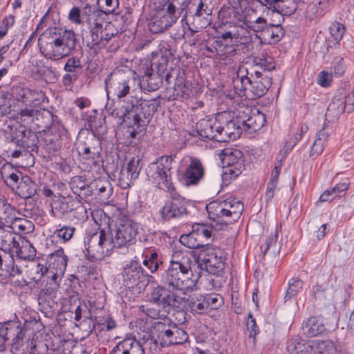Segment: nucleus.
<instances>
[{
	"label": "nucleus",
	"instance_id": "aec40b11",
	"mask_svg": "<svg viewBox=\"0 0 354 354\" xmlns=\"http://www.w3.org/2000/svg\"><path fill=\"white\" fill-rule=\"evenodd\" d=\"M223 115L218 114L216 117L207 116L200 120L196 124V129L201 138L219 142L220 131L222 129L221 121Z\"/></svg>",
	"mask_w": 354,
	"mask_h": 354
},
{
	"label": "nucleus",
	"instance_id": "c756f323",
	"mask_svg": "<svg viewBox=\"0 0 354 354\" xmlns=\"http://www.w3.org/2000/svg\"><path fill=\"white\" fill-rule=\"evenodd\" d=\"M152 66L146 68L140 83L141 88L149 92L158 90L163 83V77L155 73Z\"/></svg>",
	"mask_w": 354,
	"mask_h": 354
},
{
	"label": "nucleus",
	"instance_id": "7ed1b4c3",
	"mask_svg": "<svg viewBox=\"0 0 354 354\" xmlns=\"http://www.w3.org/2000/svg\"><path fill=\"white\" fill-rule=\"evenodd\" d=\"M38 324L36 320H26L24 324L19 320L0 323V351L5 350L6 342L11 339L10 351L13 353L26 351L30 354H43L38 351L41 347H47L42 342L32 339L30 345H24V339L27 331L33 329Z\"/></svg>",
	"mask_w": 354,
	"mask_h": 354
},
{
	"label": "nucleus",
	"instance_id": "3c124183",
	"mask_svg": "<svg viewBox=\"0 0 354 354\" xmlns=\"http://www.w3.org/2000/svg\"><path fill=\"white\" fill-rule=\"evenodd\" d=\"M278 231L276 228L274 232H272L269 237L266 239L264 248L261 246L263 254L265 255L270 250L275 254L279 252V248L277 246Z\"/></svg>",
	"mask_w": 354,
	"mask_h": 354
},
{
	"label": "nucleus",
	"instance_id": "58836bf2",
	"mask_svg": "<svg viewBox=\"0 0 354 354\" xmlns=\"http://www.w3.org/2000/svg\"><path fill=\"white\" fill-rule=\"evenodd\" d=\"M254 66H251L253 69H257L263 74H268L275 68V64L273 57L271 56L264 55L261 54L260 56L254 58Z\"/></svg>",
	"mask_w": 354,
	"mask_h": 354
},
{
	"label": "nucleus",
	"instance_id": "338daca9",
	"mask_svg": "<svg viewBox=\"0 0 354 354\" xmlns=\"http://www.w3.org/2000/svg\"><path fill=\"white\" fill-rule=\"evenodd\" d=\"M333 68L335 75L342 76L344 75L346 69L344 59L340 57H337L333 62Z\"/></svg>",
	"mask_w": 354,
	"mask_h": 354
},
{
	"label": "nucleus",
	"instance_id": "c9c22d12",
	"mask_svg": "<svg viewBox=\"0 0 354 354\" xmlns=\"http://www.w3.org/2000/svg\"><path fill=\"white\" fill-rule=\"evenodd\" d=\"M326 330L322 321L316 317H312L302 326V330L308 337H315Z\"/></svg>",
	"mask_w": 354,
	"mask_h": 354
},
{
	"label": "nucleus",
	"instance_id": "864d4df0",
	"mask_svg": "<svg viewBox=\"0 0 354 354\" xmlns=\"http://www.w3.org/2000/svg\"><path fill=\"white\" fill-rule=\"evenodd\" d=\"M330 33L335 41H339L345 33L344 26L337 21L331 24L329 28Z\"/></svg>",
	"mask_w": 354,
	"mask_h": 354
},
{
	"label": "nucleus",
	"instance_id": "79ce46f5",
	"mask_svg": "<svg viewBox=\"0 0 354 354\" xmlns=\"http://www.w3.org/2000/svg\"><path fill=\"white\" fill-rule=\"evenodd\" d=\"M197 233L192 227L191 232L187 234H183L180 237V242L185 246L191 249L204 248L205 246L203 245L202 240L199 239Z\"/></svg>",
	"mask_w": 354,
	"mask_h": 354
},
{
	"label": "nucleus",
	"instance_id": "473e14b6",
	"mask_svg": "<svg viewBox=\"0 0 354 354\" xmlns=\"http://www.w3.org/2000/svg\"><path fill=\"white\" fill-rule=\"evenodd\" d=\"M226 207L227 221L225 225L234 223L239 220L244 209L243 203L236 198H229L224 200Z\"/></svg>",
	"mask_w": 354,
	"mask_h": 354
},
{
	"label": "nucleus",
	"instance_id": "4d7b16f0",
	"mask_svg": "<svg viewBox=\"0 0 354 354\" xmlns=\"http://www.w3.org/2000/svg\"><path fill=\"white\" fill-rule=\"evenodd\" d=\"M207 310H214L221 307L223 304V298L220 295H209L204 297Z\"/></svg>",
	"mask_w": 354,
	"mask_h": 354
},
{
	"label": "nucleus",
	"instance_id": "bf43d9fd",
	"mask_svg": "<svg viewBox=\"0 0 354 354\" xmlns=\"http://www.w3.org/2000/svg\"><path fill=\"white\" fill-rule=\"evenodd\" d=\"M176 328L174 327L172 329H166L160 331L158 338L162 339L160 343L162 347L169 346L172 344L171 339L174 335Z\"/></svg>",
	"mask_w": 354,
	"mask_h": 354
},
{
	"label": "nucleus",
	"instance_id": "39448f33",
	"mask_svg": "<svg viewBox=\"0 0 354 354\" xmlns=\"http://www.w3.org/2000/svg\"><path fill=\"white\" fill-rule=\"evenodd\" d=\"M131 21V11L127 10L124 14L117 12L113 15L110 21L96 22L88 28L89 29L91 40L88 41L87 46L91 49L102 48L106 47L112 38L124 32L127 26Z\"/></svg>",
	"mask_w": 354,
	"mask_h": 354
},
{
	"label": "nucleus",
	"instance_id": "ddd939ff",
	"mask_svg": "<svg viewBox=\"0 0 354 354\" xmlns=\"http://www.w3.org/2000/svg\"><path fill=\"white\" fill-rule=\"evenodd\" d=\"M170 200L165 202L164 206L160 209V214L164 221L181 218L187 216V210L190 201L181 196L176 190L167 192Z\"/></svg>",
	"mask_w": 354,
	"mask_h": 354
},
{
	"label": "nucleus",
	"instance_id": "774afa93",
	"mask_svg": "<svg viewBox=\"0 0 354 354\" xmlns=\"http://www.w3.org/2000/svg\"><path fill=\"white\" fill-rule=\"evenodd\" d=\"M142 257L144 258L142 264L144 266H148L149 261L158 259L161 256L158 254L155 249L145 248L142 252Z\"/></svg>",
	"mask_w": 354,
	"mask_h": 354
},
{
	"label": "nucleus",
	"instance_id": "680f3d73",
	"mask_svg": "<svg viewBox=\"0 0 354 354\" xmlns=\"http://www.w3.org/2000/svg\"><path fill=\"white\" fill-rule=\"evenodd\" d=\"M163 6L166 9V11H164L166 17L170 19L169 21L171 24H175L178 18V16L176 15V8L175 5L172 2L167 1Z\"/></svg>",
	"mask_w": 354,
	"mask_h": 354
},
{
	"label": "nucleus",
	"instance_id": "72a5a7b5",
	"mask_svg": "<svg viewBox=\"0 0 354 354\" xmlns=\"http://www.w3.org/2000/svg\"><path fill=\"white\" fill-rule=\"evenodd\" d=\"M17 214H20L16 208L4 198H0V225L8 227Z\"/></svg>",
	"mask_w": 354,
	"mask_h": 354
},
{
	"label": "nucleus",
	"instance_id": "6ab92c4d",
	"mask_svg": "<svg viewBox=\"0 0 354 354\" xmlns=\"http://www.w3.org/2000/svg\"><path fill=\"white\" fill-rule=\"evenodd\" d=\"M220 249L207 247L199 253V259L203 262L205 268L209 274L221 275L224 269V261Z\"/></svg>",
	"mask_w": 354,
	"mask_h": 354
},
{
	"label": "nucleus",
	"instance_id": "f704fd0d",
	"mask_svg": "<svg viewBox=\"0 0 354 354\" xmlns=\"http://www.w3.org/2000/svg\"><path fill=\"white\" fill-rule=\"evenodd\" d=\"M312 348V341L292 338L287 342V351L290 354H313Z\"/></svg>",
	"mask_w": 354,
	"mask_h": 354
},
{
	"label": "nucleus",
	"instance_id": "bb28decb",
	"mask_svg": "<svg viewBox=\"0 0 354 354\" xmlns=\"http://www.w3.org/2000/svg\"><path fill=\"white\" fill-rule=\"evenodd\" d=\"M222 129L220 131L219 142H225L230 140H236L239 138L243 126L240 122L239 115L230 120L221 121Z\"/></svg>",
	"mask_w": 354,
	"mask_h": 354
},
{
	"label": "nucleus",
	"instance_id": "a18cd8bd",
	"mask_svg": "<svg viewBox=\"0 0 354 354\" xmlns=\"http://www.w3.org/2000/svg\"><path fill=\"white\" fill-rule=\"evenodd\" d=\"M192 88L182 79H178L174 86L172 100L187 99L192 95Z\"/></svg>",
	"mask_w": 354,
	"mask_h": 354
},
{
	"label": "nucleus",
	"instance_id": "e433bc0d",
	"mask_svg": "<svg viewBox=\"0 0 354 354\" xmlns=\"http://www.w3.org/2000/svg\"><path fill=\"white\" fill-rule=\"evenodd\" d=\"M82 15L84 24L88 28L94 25L96 22L103 21V19H104L102 10H96L88 3L84 7Z\"/></svg>",
	"mask_w": 354,
	"mask_h": 354
},
{
	"label": "nucleus",
	"instance_id": "cd10ccee",
	"mask_svg": "<svg viewBox=\"0 0 354 354\" xmlns=\"http://www.w3.org/2000/svg\"><path fill=\"white\" fill-rule=\"evenodd\" d=\"M22 272L15 264V259L10 250L0 248V275L4 277H15Z\"/></svg>",
	"mask_w": 354,
	"mask_h": 354
},
{
	"label": "nucleus",
	"instance_id": "5fc2aeb1",
	"mask_svg": "<svg viewBox=\"0 0 354 354\" xmlns=\"http://www.w3.org/2000/svg\"><path fill=\"white\" fill-rule=\"evenodd\" d=\"M80 59L77 56L68 58L64 66V70L67 73H76L77 70L82 68Z\"/></svg>",
	"mask_w": 354,
	"mask_h": 354
},
{
	"label": "nucleus",
	"instance_id": "2f4dec72",
	"mask_svg": "<svg viewBox=\"0 0 354 354\" xmlns=\"http://www.w3.org/2000/svg\"><path fill=\"white\" fill-rule=\"evenodd\" d=\"M165 15L164 10H158L153 15L148 22V28L151 32L158 34L163 32L173 25Z\"/></svg>",
	"mask_w": 354,
	"mask_h": 354
},
{
	"label": "nucleus",
	"instance_id": "c85d7f7f",
	"mask_svg": "<svg viewBox=\"0 0 354 354\" xmlns=\"http://www.w3.org/2000/svg\"><path fill=\"white\" fill-rule=\"evenodd\" d=\"M110 354H145V350L136 337H127L119 342Z\"/></svg>",
	"mask_w": 354,
	"mask_h": 354
},
{
	"label": "nucleus",
	"instance_id": "a211bd4d",
	"mask_svg": "<svg viewBox=\"0 0 354 354\" xmlns=\"http://www.w3.org/2000/svg\"><path fill=\"white\" fill-rule=\"evenodd\" d=\"M39 105L30 109H19L17 118L21 121L30 120L39 129L48 128L53 122V114L48 109Z\"/></svg>",
	"mask_w": 354,
	"mask_h": 354
},
{
	"label": "nucleus",
	"instance_id": "9b49d317",
	"mask_svg": "<svg viewBox=\"0 0 354 354\" xmlns=\"http://www.w3.org/2000/svg\"><path fill=\"white\" fill-rule=\"evenodd\" d=\"M8 95L10 98L21 104L19 109H30L39 105H45L48 102L43 91L30 89L20 84L13 85Z\"/></svg>",
	"mask_w": 354,
	"mask_h": 354
},
{
	"label": "nucleus",
	"instance_id": "e2e57ef3",
	"mask_svg": "<svg viewBox=\"0 0 354 354\" xmlns=\"http://www.w3.org/2000/svg\"><path fill=\"white\" fill-rule=\"evenodd\" d=\"M59 283L57 281H48L46 279V284L41 288L40 294L41 295H54L58 290Z\"/></svg>",
	"mask_w": 354,
	"mask_h": 354
},
{
	"label": "nucleus",
	"instance_id": "0eeeda50",
	"mask_svg": "<svg viewBox=\"0 0 354 354\" xmlns=\"http://www.w3.org/2000/svg\"><path fill=\"white\" fill-rule=\"evenodd\" d=\"M171 156H162L148 167L147 175L153 183L160 189L172 191L176 189L171 181V164L174 161Z\"/></svg>",
	"mask_w": 354,
	"mask_h": 354
},
{
	"label": "nucleus",
	"instance_id": "dca6fc26",
	"mask_svg": "<svg viewBox=\"0 0 354 354\" xmlns=\"http://www.w3.org/2000/svg\"><path fill=\"white\" fill-rule=\"evenodd\" d=\"M123 283L128 288L145 286L149 280V274L138 261H131L127 263L122 272Z\"/></svg>",
	"mask_w": 354,
	"mask_h": 354
},
{
	"label": "nucleus",
	"instance_id": "a19ab883",
	"mask_svg": "<svg viewBox=\"0 0 354 354\" xmlns=\"http://www.w3.org/2000/svg\"><path fill=\"white\" fill-rule=\"evenodd\" d=\"M15 216V218L8 225L15 231H18L19 233L28 234L33 231L35 226L32 222L26 218H21Z\"/></svg>",
	"mask_w": 354,
	"mask_h": 354
},
{
	"label": "nucleus",
	"instance_id": "7c9ffc66",
	"mask_svg": "<svg viewBox=\"0 0 354 354\" xmlns=\"http://www.w3.org/2000/svg\"><path fill=\"white\" fill-rule=\"evenodd\" d=\"M209 218L213 221L225 225L227 221L226 207L224 201H214L206 206Z\"/></svg>",
	"mask_w": 354,
	"mask_h": 354
},
{
	"label": "nucleus",
	"instance_id": "412c9836",
	"mask_svg": "<svg viewBox=\"0 0 354 354\" xmlns=\"http://www.w3.org/2000/svg\"><path fill=\"white\" fill-rule=\"evenodd\" d=\"M239 115L243 130L249 133L260 130L266 122L265 115L256 108L244 107Z\"/></svg>",
	"mask_w": 354,
	"mask_h": 354
},
{
	"label": "nucleus",
	"instance_id": "f3484780",
	"mask_svg": "<svg viewBox=\"0 0 354 354\" xmlns=\"http://www.w3.org/2000/svg\"><path fill=\"white\" fill-rule=\"evenodd\" d=\"M131 83L130 78L124 75H110L105 80L107 95H112L118 100L119 104L126 102L127 100L131 99Z\"/></svg>",
	"mask_w": 354,
	"mask_h": 354
},
{
	"label": "nucleus",
	"instance_id": "69168bd1",
	"mask_svg": "<svg viewBox=\"0 0 354 354\" xmlns=\"http://www.w3.org/2000/svg\"><path fill=\"white\" fill-rule=\"evenodd\" d=\"M188 339L187 333L183 329L176 327L175 333L171 339L172 344H182Z\"/></svg>",
	"mask_w": 354,
	"mask_h": 354
},
{
	"label": "nucleus",
	"instance_id": "423d86ee",
	"mask_svg": "<svg viewBox=\"0 0 354 354\" xmlns=\"http://www.w3.org/2000/svg\"><path fill=\"white\" fill-rule=\"evenodd\" d=\"M0 174L4 183L20 198L28 199L37 194L38 186L35 182L28 176L19 172L11 164H4L0 169Z\"/></svg>",
	"mask_w": 354,
	"mask_h": 354
},
{
	"label": "nucleus",
	"instance_id": "13d9d810",
	"mask_svg": "<svg viewBox=\"0 0 354 354\" xmlns=\"http://www.w3.org/2000/svg\"><path fill=\"white\" fill-rule=\"evenodd\" d=\"M75 230V227L64 225L59 229L56 230L54 234L66 242L73 237Z\"/></svg>",
	"mask_w": 354,
	"mask_h": 354
},
{
	"label": "nucleus",
	"instance_id": "c03bdc74",
	"mask_svg": "<svg viewBox=\"0 0 354 354\" xmlns=\"http://www.w3.org/2000/svg\"><path fill=\"white\" fill-rule=\"evenodd\" d=\"M207 1V0H200L196 11L192 15L194 17H203L204 19L203 24L199 27L200 28H205L210 23L207 17L212 15V9L209 7Z\"/></svg>",
	"mask_w": 354,
	"mask_h": 354
},
{
	"label": "nucleus",
	"instance_id": "6e6552de",
	"mask_svg": "<svg viewBox=\"0 0 354 354\" xmlns=\"http://www.w3.org/2000/svg\"><path fill=\"white\" fill-rule=\"evenodd\" d=\"M84 248L86 255L93 261H100L105 257L110 256L114 248L110 236L103 230L86 234L84 238Z\"/></svg>",
	"mask_w": 354,
	"mask_h": 354
},
{
	"label": "nucleus",
	"instance_id": "f257e3e1",
	"mask_svg": "<svg viewBox=\"0 0 354 354\" xmlns=\"http://www.w3.org/2000/svg\"><path fill=\"white\" fill-rule=\"evenodd\" d=\"M193 261L187 252L176 251L171 256L169 266L160 276L161 285L151 293V301L162 308L176 306L179 302L174 290H193L196 279L192 270Z\"/></svg>",
	"mask_w": 354,
	"mask_h": 354
},
{
	"label": "nucleus",
	"instance_id": "49530a36",
	"mask_svg": "<svg viewBox=\"0 0 354 354\" xmlns=\"http://www.w3.org/2000/svg\"><path fill=\"white\" fill-rule=\"evenodd\" d=\"M192 227L197 233V235L200 240H202L203 245L207 247H209L208 240L211 238L213 232V226L210 225H206L203 223H195Z\"/></svg>",
	"mask_w": 354,
	"mask_h": 354
},
{
	"label": "nucleus",
	"instance_id": "8fccbe9b",
	"mask_svg": "<svg viewBox=\"0 0 354 354\" xmlns=\"http://www.w3.org/2000/svg\"><path fill=\"white\" fill-rule=\"evenodd\" d=\"M303 281L299 278H292L288 282V288L284 296L285 301L290 300L298 294L303 288Z\"/></svg>",
	"mask_w": 354,
	"mask_h": 354
},
{
	"label": "nucleus",
	"instance_id": "f03ea898",
	"mask_svg": "<svg viewBox=\"0 0 354 354\" xmlns=\"http://www.w3.org/2000/svg\"><path fill=\"white\" fill-rule=\"evenodd\" d=\"M78 44L77 35L73 30L57 26L46 28L38 39L41 53L53 61L73 55Z\"/></svg>",
	"mask_w": 354,
	"mask_h": 354
},
{
	"label": "nucleus",
	"instance_id": "ea45409f",
	"mask_svg": "<svg viewBox=\"0 0 354 354\" xmlns=\"http://www.w3.org/2000/svg\"><path fill=\"white\" fill-rule=\"evenodd\" d=\"M313 354H333L336 351L334 343L328 339L312 341Z\"/></svg>",
	"mask_w": 354,
	"mask_h": 354
},
{
	"label": "nucleus",
	"instance_id": "f8f14e48",
	"mask_svg": "<svg viewBox=\"0 0 354 354\" xmlns=\"http://www.w3.org/2000/svg\"><path fill=\"white\" fill-rule=\"evenodd\" d=\"M23 133L24 135L22 138L23 147L32 151L37 150L40 147L48 154H53L61 148L59 136L53 134L51 131L45 132L39 137L31 131H28V136L26 135V131Z\"/></svg>",
	"mask_w": 354,
	"mask_h": 354
},
{
	"label": "nucleus",
	"instance_id": "4468645a",
	"mask_svg": "<svg viewBox=\"0 0 354 354\" xmlns=\"http://www.w3.org/2000/svg\"><path fill=\"white\" fill-rule=\"evenodd\" d=\"M138 233V227L131 219H121L116 230L111 232L110 238L113 246L116 248H128L136 242Z\"/></svg>",
	"mask_w": 354,
	"mask_h": 354
},
{
	"label": "nucleus",
	"instance_id": "a878e982",
	"mask_svg": "<svg viewBox=\"0 0 354 354\" xmlns=\"http://www.w3.org/2000/svg\"><path fill=\"white\" fill-rule=\"evenodd\" d=\"M205 48L211 54L216 55L220 60H225L236 53L234 44L225 43L222 39H214L212 41L208 42Z\"/></svg>",
	"mask_w": 354,
	"mask_h": 354
},
{
	"label": "nucleus",
	"instance_id": "6e6d98bb",
	"mask_svg": "<svg viewBox=\"0 0 354 354\" xmlns=\"http://www.w3.org/2000/svg\"><path fill=\"white\" fill-rule=\"evenodd\" d=\"M239 39V41L246 44L250 41V39L243 36L242 37L240 33L236 32H232V31H227L225 32L221 33L220 37H218L216 39H222L225 43L228 42L227 39Z\"/></svg>",
	"mask_w": 354,
	"mask_h": 354
},
{
	"label": "nucleus",
	"instance_id": "2eb2a0df",
	"mask_svg": "<svg viewBox=\"0 0 354 354\" xmlns=\"http://www.w3.org/2000/svg\"><path fill=\"white\" fill-rule=\"evenodd\" d=\"M159 103L156 99L151 100L138 99L137 102H133V107L131 110L132 121L129 124L137 128L145 127L149 123L151 118L157 111Z\"/></svg>",
	"mask_w": 354,
	"mask_h": 354
},
{
	"label": "nucleus",
	"instance_id": "4c0bfd02",
	"mask_svg": "<svg viewBox=\"0 0 354 354\" xmlns=\"http://www.w3.org/2000/svg\"><path fill=\"white\" fill-rule=\"evenodd\" d=\"M49 268L53 270H59V272H65L67 265V257L64 254V250L59 248L50 254L48 257Z\"/></svg>",
	"mask_w": 354,
	"mask_h": 354
},
{
	"label": "nucleus",
	"instance_id": "0e129e2a",
	"mask_svg": "<svg viewBox=\"0 0 354 354\" xmlns=\"http://www.w3.org/2000/svg\"><path fill=\"white\" fill-rule=\"evenodd\" d=\"M68 17L69 21L73 24L84 25L81 10L78 7H73L70 10Z\"/></svg>",
	"mask_w": 354,
	"mask_h": 354
},
{
	"label": "nucleus",
	"instance_id": "b1692460",
	"mask_svg": "<svg viewBox=\"0 0 354 354\" xmlns=\"http://www.w3.org/2000/svg\"><path fill=\"white\" fill-rule=\"evenodd\" d=\"M142 165L138 158H133L127 164V167L122 168L118 177L120 186L126 189L130 187L133 182L138 178Z\"/></svg>",
	"mask_w": 354,
	"mask_h": 354
},
{
	"label": "nucleus",
	"instance_id": "603ef678",
	"mask_svg": "<svg viewBox=\"0 0 354 354\" xmlns=\"http://www.w3.org/2000/svg\"><path fill=\"white\" fill-rule=\"evenodd\" d=\"M48 268L44 265L37 263L32 266L29 271V277L38 286L41 279L44 277Z\"/></svg>",
	"mask_w": 354,
	"mask_h": 354
},
{
	"label": "nucleus",
	"instance_id": "37998d69",
	"mask_svg": "<svg viewBox=\"0 0 354 354\" xmlns=\"http://www.w3.org/2000/svg\"><path fill=\"white\" fill-rule=\"evenodd\" d=\"M187 302L191 311L194 313L203 314L207 310L205 300L203 295H190L187 298Z\"/></svg>",
	"mask_w": 354,
	"mask_h": 354
},
{
	"label": "nucleus",
	"instance_id": "1a4fd4ad",
	"mask_svg": "<svg viewBox=\"0 0 354 354\" xmlns=\"http://www.w3.org/2000/svg\"><path fill=\"white\" fill-rule=\"evenodd\" d=\"M244 24L247 28L257 33V37L262 44H275L285 35V31L280 24H268L266 19L261 17L254 20L245 19Z\"/></svg>",
	"mask_w": 354,
	"mask_h": 354
},
{
	"label": "nucleus",
	"instance_id": "de8ad7c7",
	"mask_svg": "<svg viewBox=\"0 0 354 354\" xmlns=\"http://www.w3.org/2000/svg\"><path fill=\"white\" fill-rule=\"evenodd\" d=\"M68 210L69 207L64 197L54 200L51 203V212L55 217H61Z\"/></svg>",
	"mask_w": 354,
	"mask_h": 354
},
{
	"label": "nucleus",
	"instance_id": "09e8293b",
	"mask_svg": "<svg viewBox=\"0 0 354 354\" xmlns=\"http://www.w3.org/2000/svg\"><path fill=\"white\" fill-rule=\"evenodd\" d=\"M327 111L328 113L333 114L334 116H337L346 112V106L344 104L342 96H335L329 104Z\"/></svg>",
	"mask_w": 354,
	"mask_h": 354
},
{
	"label": "nucleus",
	"instance_id": "20e7f679",
	"mask_svg": "<svg viewBox=\"0 0 354 354\" xmlns=\"http://www.w3.org/2000/svg\"><path fill=\"white\" fill-rule=\"evenodd\" d=\"M272 77L252 68L241 65L233 80L234 92L241 97L254 100L264 95L272 84Z\"/></svg>",
	"mask_w": 354,
	"mask_h": 354
},
{
	"label": "nucleus",
	"instance_id": "4be33fe9",
	"mask_svg": "<svg viewBox=\"0 0 354 354\" xmlns=\"http://www.w3.org/2000/svg\"><path fill=\"white\" fill-rule=\"evenodd\" d=\"M77 150L84 159L96 160L101 154V140L95 133H88L84 140L77 142Z\"/></svg>",
	"mask_w": 354,
	"mask_h": 354
},
{
	"label": "nucleus",
	"instance_id": "052dcab7",
	"mask_svg": "<svg viewBox=\"0 0 354 354\" xmlns=\"http://www.w3.org/2000/svg\"><path fill=\"white\" fill-rule=\"evenodd\" d=\"M87 183L82 176H75L69 183L72 192L77 196L81 193V191Z\"/></svg>",
	"mask_w": 354,
	"mask_h": 354
},
{
	"label": "nucleus",
	"instance_id": "9d476101",
	"mask_svg": "<svg viewBox=\"0 0 354 354\" xmlns=\"http://www.w3.org/2000/svg\"><path fill=\"white\" fill-rule=\"evenodd\" d=\"M221 158L223 168L222 179L225 183L228 184L245 169L243 153L237 149L225 148L222 151Z\"/></svg>",
	"mask_w": 354,
	"mask_h": 354
},
{
	"label": "nucleus",
	"instance_id": "5701e85b",
	"mask_svg": "<svg viewBox=\"0 0 354 354\" xmlns=\"http://www.w3.org/2000/svg\"><path fill=\"white\" fill-rule=\"evenodd\" d=\"M137 102L138 97L131 95V99L127 100L126 102H123L120 106H118L115 103L111 105L107 104L106 111L109 115L119 119L120 124L125 122L129 124V122L132 121L131 110L133 107V102Z\"/></svg>",
	"mask_w": 354,
	"mask_h": 354
},
{
	"label": "nucleus",
	"instance_id": "393cba45",
	"mask_svg": "<svg viewBox=\"0 0 354 354\" xmlns=\"http://www.w3.org/2000/svg\"><path fill=\"white\" fill-rule=\"evenodd\" d=\"M189 162L187 165L183 174L185 185H197L203 178L205 169L201 161L197 158L189 157Z\"/></svg>",
	"mask_w": 354,
	"mask_h": 354
}]
</instances>
